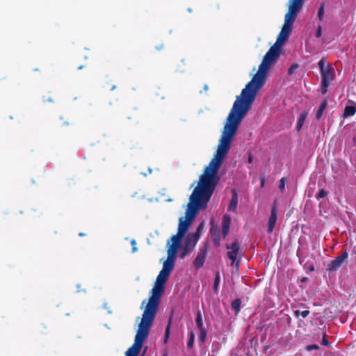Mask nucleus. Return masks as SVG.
Wrapping results in <instances>:
<instances>
[{"mask_svg":"<svg viewBox=\"0 0 356 356\" xmlns=\"http://www.w3.org/2000/svg\"><path fill=\"white\" fill-rule=\"evenodd\" d=\"M287 181V179L285 178V177H282L280 181V184H279V188L281 191H283L284 190V188H285V184Z\"/></svg>","mask_w":356,"mask_h":356,"instance_id":"b1692460","label":"nucleus"},{"mask_svg":"<svg viewBox=\"0 0 356 356\" xmlns=\"http://www.w3.org/2000/svg\"><path fill=\"white\" fill-rule=\"evenodd\" d=\"M170 324H171V321H170L168 324V325H167V327L165 329V338H169V337H170Z\"/></svg>","mask_w":356,"mask_h":356,"instance_id":"cd10ccee","label":"nucleus"},{"mask_svg":"<svg viewBox=\"0 0 356 356\" xmlns=\"http://www.w3.org/2000/svg\"><path fill=\"white\" fill-rule=\"evenodd\" d=\"M319 347L318 345L316 344H311V345H308L307 347H306V350H308V351H312V350H317L318 349Z\"/></svg>","mask_w":356,"mask_h":356,"instance_id":"a878e982","label":"nucleus"},{"mask_svg":"<svg viewBox=\"0 0 356 356\" xmlns=\"http://www.w3.org/2000/svg\"><path fill=\"white\" fill-rule=\"evenodd\" d=\"M307 113L306 112H303V113H301L299 118H298V122H297V125H296V130L298 131H299L301 128L302 127L304 123H305V121L307 118Z\"/></svg>","mask_w":356,"mask_h":356,"instance_id":"4468645a","label":"nucleus"},{"mask_svg":"<svg viewBox=\"0 0 356 356\" xmlns=\"http://www.w3.org/2000/svg\"><path fill=\"white\" fill-rule=\"evenodd\" d=\"M326 62V58H322L318 63L321 74V81L332 82L335 77L334 69L330 64L325 66Z\"/></svg>","mask_w":356,"mask_h":356,"instance_id":"39448f33","label":"nucleus"},{"mask_svg":"<svg viewBox=\"0 0 356 356\" xmlns=\"http://www.w3.org/2000/svg\"><path fill=\"white\" fill-rule=\"evenodd\" d=\"M231 224V217L229 215H224L222 220V234L225 238L229 232V227Z\"/></svg>","mask_w":356,"mask_h":356,"instance_id":"9d476101","label":"nucleus"},{"mask_svg":"<svg viewBox=\"0 0 356 356\" xmlns=\"http://www.w3.org/2000/svg\"><path fill=\"white\" fill-rule=\"evenodd\" d=\"M295 314L296 316H301L302 318H306L309 314V310H304V311H299L296 310L295 311Z\"/></svg>","mask_w":356,"mask_h":356,"instance_id":"5701e85b","label":"nucleus"},{"mask_svg":"<svg viewBox=\"0 0 356 356\" xmlns=\"http://www.w3.org/2000/svg\"><path fill=\"white\" fill-rule=\"evenodd\" d=\"M212 240L216 246L220 245V232L218 228L211 227L210 229Z\"/></svg>","mask_w":356,"mask_h":356,"instance_id":"9b49d317","label":"nucleus"},{"mask_svg":"<svg viewBox=\"0 0 356 356\" xmlns=\"http://www.w3.org/2000/svg\"><path fill=\"white\" fill-rule=\"evenodd\" d=\"M241 301L239 299H236L232 302V308L238 313L240 310Z\"/></svg>","mask_w":356,"mask_h":356,"instance_id":"a211bd4d","label":"nucleus"},{"mask_svg":"<svg viewBox=\"0 0 356 356\" xmlns=\"http://www.w3.org/2000/svg\"><path fill=\"white\" fill-rule=\"evenodd\" d=\"M264 184H265V179L264 177H262L261 179V186L264 187Z\"/></svg>","mask_w":356,"mask_h":356,"instance_id":"2f4dec72","label":"nucleus"},{"mask_svg":"<svg viewBox=\"0 0 356 356\" xmlns=\"http://www.w3.org/2000/svg\"><path fill=\"white\" fill-rule=\"evenodd\" d=\"M168 338H165L164 339V343H166L168 342Z\"/></svg>","mask_w":356,"mask_h":356,"instance_id":"72a5a7b5","label":"nucleus"},{"mask_svg":"<svg viewBox=\"0 0 356 356\" xmlns=\"http://www.w3.org/2000/svg\"><path fill=\"white\" fill-rule=\"evenodd\" d=\"M220 281V273H217L216 274L214 284H213V289H214L215 292L218 291V286H219Z\"/></svg>","mask_w":356,"mask_h":356,"instance_id":"6ab92c4d","label":"nucleus"},{"mask_svg":"<svg viewBox=\"0 0 356 356\" xmlns=\"http://www.w3.org/2000/svg\"><path fill=\"white\" fill-rule=\"evenodd\" d=\"M84 234L83 233H80L79 236H83Z\"/></svg>","mask_w":356,"mask_h":356,"instance_id":"e433bc0d","label":"nucleus"},{"mask_svg":"<svg viewBox=\"0 0 356 356\" xmlns=\"http://www.w3.org/2000/svg\"><path fill=\"white\" fill-rule=\"evenodd\" d=\"M348 258V254L347 251L345 250L341 255L337 257L328 264L327 270L329 272L337 271L340 268L343 263L347 261Z\"/></svg>","mask_w":356,"mask_h":356,"instance_id":"0eeeda50","label":"nucleus"},{"mask_svg":"<svg viewBox=\"0 0 356 356\" xmlns=\"http://www.w3.org/2000/svg\"><path fill=\"white\" fill-rule=\"evenodd\" d=\"M324 8H325V5H324V3H323L321 5V6L318 9V17L320 21H322L323 19V16H324V13H325Z\"/></svg>","mask_w":356,"mask_h":356,"instance_id":"4be33fe9","label":"nucleus"},{"mask_svg":"<svg viewBox=\"0 0 356 356\" xmlns=\"http://www.w3.org/2000/svg\"><path fill=\"white\" fill-rule=\"evenodd\" d=\"M326 195H327V193L323 189H321L316 194V197L317 200H319L321 198L325 197Z\"/></svg>","mask_w":356,"mask_h":356,"instance_id":"393cba45","label":"nucleus"},{"mask_svg":"<svg viewBox=\"0 0 356 356\" xmlns=\"http://www.w3.org/2000/svg\"><path fill=\"white\" fill-rule=\"evenodd\" d=\"M232 200L228 207V210L230 211L236 212L238 204V195L235 190H232Z\"/></svg>","mask_w":356,"mask_h":356,"instance_id":"f8f14e48","label":"nucleus"},{"mask_svg":"<svg viewBox=\"0 0 356 356\" xmlns=\"http://www.w3.org/2000/svg\"><path fill=\"white\" fill-rule=\"evenodd\" d=\"M322 344L323 346H330V343L327 341V339H326V336H325V334H324L323 337V339H322Z\"/></svg>","mask_w":356,"mask_h":356,"instance_id":"bb28decb","label":"nucleus"},{"mask_svg":"<svg viewBox=\"0 0 356 356\" xmlns=\"http://www.w3.org/2000/svg\"><path fill=\"white\" fill-rule=\"evenodd\" d=\"M195 341V334L193 332L189 333V339L187 343V346L188 348H191L193 346Z\"/></svg>","mask_w":356,"mask_h":356,"instance_id":"aec40b11","label":"nucleus"},{"mask_svg":"<svg viewBox=\"0 0 356 356\" xmlns=\"http://www.w3.org/2000/svg\"><path fill=\"white\" fill-rule=\"evenodd\" d=\"M226 248L228 250L227 257L231 260V266L236 265L238 267L240 261H236L237 256L239 253L240 245L238 241H234L231 244H227Z\"/></svg>","mask_w":356,"mask_h":356,"instance_id":"423d86ee","label":"nucleus"},{"mask_svg":"<svg viewBox=\"0 0 356 356\" xmlns=\"http://www.w3.org/2000/svg\"><path fill=\"white\" fill-rule=\"evenodd\" d=\"M145 303V300H143V302H142V305H144Z\"/></svg>","mask_w":356,"mask_h":356,"instance_id":"f704fd0d","label":"nucleus"},{"mask_svg":"<svg viewBox=\"0 0 356 356\" xmlns=\"http://www.w3.org/2000/svg\"><path fill=\"white\" fill-rule=\"evenodd\" d=\"M356 112V104L353 105L346 106L344 109L343 116L345 118L353 116Z\"/></svg>","mask_w":356,"mask_h":356,"instance_id":"ddd939ff","label":"nucleus"},{"mask_svg":"<svg viewBox=\"0 0 356 356\" xmlns=\"http://www.w3.org/2000/svg\"><path fill=\"white\" fill-rule=\"evenodd\" d=\"M203 227L204 222H202L199 225L197 231L195 233H191L187 236L183 252L181 254V259L184 258L190 252L193 250L200 238Z\"/></svg>","mask_w":356,"mask_h":356,"instance_id":"20e7f679","label":"nucleus"},{"mask_svg":"<svg viewBox=\"0 0 356 356\" xmlns=\"http://www.w3.org/2000/svg\"><path fill=\"white\" fill-rule=\"evenodd\" d=\"M207 248H201L194 260L193 264L195 268L199 269L203 266L205 261V257L207 254Z\"/></svg>","mask_w":356,"mask_h":356,"instance_id":"1a4fd4ad","label":"nucleus"},{"mask_svg":"<svg viewBox=\"0 0 356 356\" xmlns=\"http://www.w3.org/2000/svg\"><path fill=\"white\" fill-rule=\"evenodd\" d=\"M277 211L276 209L275 206H273L271 209L270 216L268 218V223H267L268 233L270 234L273 232V231L275 228V225L277 222Z\"/></svg>","mask_w":356,"mask_h":356,"instance_id":"6e6552de","label":"nucleus"},{"mask_svg":"<svg viewBox=\"0 0 356 356\" xmlns=\"http://www.w3.org/2000/svg\"><path fill=\"white\" fill-rule=\"evenodd\" d=\"M303 3L304 0H290L289 10L284 17V24L275 44L269 49L264 56L257 74L242 90L241 95L236 97V99L227 118L222 134L232 139L235 136L238 126L250 109L257 92L264 86L268 71L279 57L280 46L288 39L291 26Z\"/></svg>","mask_w":356,"mask_h":356,"instance_id":"f03ea898","label":"nucleus"},{"mask_svg":"<svg viewBox=\"0 0 356 356\" xmlns=\"http://www.w3.org/2000/svg\"><path fill=\"white\" fill-rule=\"evenodd\" d=\"M160 299L150 296L145 308L140 323L138 325L134 344L127 350L125 356H138L149 335V329L153 323Z\"/></svg>","mask_w":356,"mask_h":356,"instance_id":"7ed1b4c3","label":"nucleus"},{"mask_svg":"<svg viewBox=\"0 0 356 356\" xmlns=\"http://www.w3.org/2000/svg\"><path fill=\"white\" fill-rule=\"evenodd\" d=\"M232 140L223 134L221 135L214 157L205 168L204 174L200 177L199 183L191 195L186 216L185 218L183 217L179 218L177 234L172 236L170 239L172 244L168 249V257L156 277L155 285L152 290V296L160 299L164 284L173 270L176 255L182 238L198 211L206 209L212 196L216 186V175L230 149Z\"/></svg>","mask_w":356,"mask_h":356,"instance_id":"f257e3e1","label":"nucleus"},{"mask_svg":"<svg viewBox=\"0 0 356 356\" xmlns=\"http://www.w3.org/2000/svg\"><path fill=\"white\" fill-rule=\"evenodd\" d=\"M321 35H322V28L321 26H319L316 32V36L317 38H320L321 36Z\"/></svg>","mask_w":356,"mask_h":356,"instance_id":"7c9ffc66","label":"nucleus"},{"mask_svg":"<svg viewBox=\"0 0 356 356\" xmlns=\"http://www.w3.org/2000/svg\"><path fill=\"white\" fill-rule=\"evenodd\" d=\"M298 67V65H297V64L292 65L290 67V68L289 69V74H292L293 73L294 70H296Z\"/></svg>","mask_w":356,"mask_h":356,"instance_id":"c85d7f7f","label":"nucleus"},{"mask_svg":"<svg viewBox=\"0 0 356 356\" xmlns=\"http://www.w3.org/2000/svg\"><path fill=\"white\" fill-rule=\"evenodd\" d=\"M327 102L326 100H324L320 105L318 111H316V118L317 120H319L321 117H322V115L325 111V109L327 108Z\"/></svg>","mask_w":356,"mask_h":356,"instance_id":"2eb2a0df","label":"nucleus"},{"mask_svg":"<svg viewBox=\"0 0 356 356\" xmlns=\"http://www.w3.org/2000/svg\"><path fill=\"white\" fill-rule=\"evenodd\" d=\"M252 159H253L252 156L251 154H250L248 156V162L250 163H251L252 162Z\"/></svg>","mask_w":356,"mask_h":356,"instance_id":"473e14b6","label":"nucleus"},{"mask_svg":"<svg viewBox=\"0 0 356 356\" xmlns=\"http://www.w3.org/2000/svg\"><path fill=\"white\" fill-rule=\"evenodd\" d=\"M200 331V335L198 339L200 342L204 343L207 334V330L205 328L198 329Z\"/></svg>","mask_w":356,"mask_h":356,"instance_id":"f3484780","label":"nucleus"},{"mask_svg":"<svg viewBox=\"0 0 356 356\" xmlns=\"http://www.w3.org/2000/svg\"><path fill=\"white\" fill-rule=\"evenodd\" d=\"M204 89H205V90H207V89H208V86H204Z\"/></svg>","mask_w":356,"mask_h":356,"instance_id":"c9c22d12","label":"nucleus"},{"mask_svg":"<svg viewBox=\"0 0 356 356\" xmlns=\"http://www.w3.org/2000/svg\"><path fill=\"white\" fill-rule=\"evenodd\" d=\"M196 325L198 329L204 328L203 326V320H202V315L201 312H197V316L195 319Z\"/></svg>","mask_w":356,"mask_h":356,"instance_id":"dca6fc26","label":"nucleus"},{"mask_svg":"<svg viewBox=\"0 0 356 356\" xmlns=\"http://www.w3.org/2000/svg\"><path fill=\"white\" fill-rule=\"evenodd\" d=\"M131 245H132V252H137L138 248H137V247H136V241H135V240H132V241H131Z\"/></svg>","mask_w":356,"mask_h":356,"instance_id":"c756f323","label":"nucleus"},{"mask_svg":"<svg viewBox=\"0 0 356 356\" xmlns=\"http://www.w3.org/2000/svg\"><path fill=\"white\" fill-rule=\"evenodd\" d=\"M331 82L321 81V91L322 94H325L327 92V88Z\"/></svg>","mask_w":356,"mask_h":356,"instance_id":"412c9836","label":"nucleus"}]
</instances>
